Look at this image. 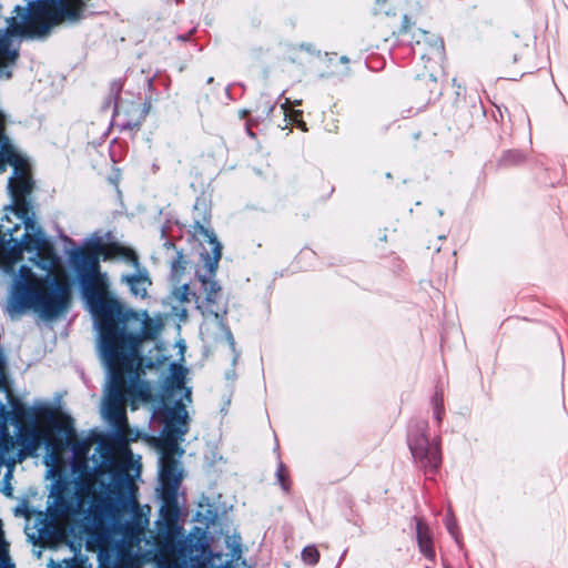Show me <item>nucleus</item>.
<instances>
[{"mask_svg":"<svg viewBox=\"0 0 568 568\" xmlns=\"http://www.w3.org/2000/svg\"><path fill=\"white\" fill-rule=\"evenodd\" d=\"M108 371V386L102 414L114 432L99 443L100 462L94 466L92 483H88L91 505L84 514L87 529L100 532L108 525L129 546H138L150 526L151 507L139 501L138 479L141 464L133 458L126 438L125 405L132 409L152 399V387L141 379V349L116 353L111 341L104 338V356H100Z\"/></svg>","mask_w":568,"mask_h":568,"instance_id":"f257e3e1","label":"nucleus"},{"mask_svg":"<svg viewBox=\"0 0 568 568\" xmlns=\"http://www.w3.org/2000/svg\"><path fill=\"white\" fill-rule=\"evenodd\" d=\"M16 16L8 19L7 30H0V79H10L20 51L18 37H23V8L16 6ZM6 115L0 111V172L8 165L13 169L8 181L11 203L4 207L0 224V268L12 276L4 306L12 318L23 314V265L14 272V265L22 258L23 236L17 241L12 235L23 225V156L3 133Z\"/></svg>","mask_w":568,"mask_h":568,"instance_id":"f03ea898","label":"nucleus"},{"mask_svg":"<svg viewBox=\"0 0 568 568\" xmlns=\"http://www.w3.org/2000/svg\"><path fill=\"white\" fill-rule=\"evenodd\" d=\"M112 245L99 246L98 251L82 250L73 254L72 262L83 286L89 310L98 331V348L104 356V338L111 341L116 353L141 349L145 341H152L159 333V326L146 311L124 310L121 303L97 291L101 278L100 254H105Z\"/></svg>","mask_w":568,"mask_h":568,"instance_id":"7ed1b4c3","label":"nucleus"},{"mask_svg":"<svg viewBox=\"0 0 568 568\" xmlns=\"http://www.w3.org/2000/svg\"><path fill=\"white\" fill-rule=\"evenodd\" d=\"M187 371L179 365L170 366V374L163 385V432L159 439L160 458V494L174 498L182 480L180 458L184 449L180 444L189 432V414L186 405L192 402V392L185 385Z\"/></svg>","mask_w":568,"mask_h":568,"instance_id":"20e7f679","label":"nucleus"},{"mask_svg":"<svg viewBox=\"0 0 568 568\" xmlns=\"http://www.w3.org/2000/svg\"><path fill=\"white\" fill-rule=\"evenodd\" d=\"M158 568H234L230 561L214 566L215 558L207 542L201 538L184 536L180 525H156Z\"/></svg>","mask_w":568,"mask_h":568,"instance_id":"39448f33","label":"nucleus"},{"mask_svg":"<svg viewBox=\"0 0 568 568\" xmlns=\"http://www.w3.org/2000/svg\"><path fill=\"white\" fill-rule=\"evenodd\" d=\"M194 234L197 236H202L204 241H206L210 245V250L212 255L209 253H202V257L204 260V273H199V280L202 283V288L205 293V304H204V313L213 315L215 318H222L226 313L225 308L214 310L213 305L217 302L220 297L221 286L216 281L213 280L215 276V272L219 265V262L222 256V245L217 241L214 232L204 225L196 222L193 226Z\"/></svg>","mask_w":568,"mask_h":568,"instance_id":"423d86ee","label":"nucleus"},{"mask_svg":"<svg viewBox=\"0 0 568 568\" xmlns=\"http://www.w3.org/2000/svg\"><path fill=\"white\" fill-rule=\"evenodd\" d=\"M427 427L428 425L424 420L414 423L408 430V445L419 467L426 473H433L440 466L442 455L438 442H430L426 437Z\"/></svg>","mask_w":568,"mask_h":568,"instance_id":"0eeeda50","label":"nucleus"},{"mask_svg":"<svg viewBox=\"0 0 568 568\" xmlns=\"http://www.w3.org/2000/svg\"><path fill=\"white\" fill-rule=\"evenodd\" d=\"M45 442L47 448L50 453L44 457V463L52 466L59 460V445L51 439V434L48 429L32 424L29 427H20L17 443L20 450L17 454L18 462H22L28 456H36L42 443Z\"/></svg>","mask_w":568,"mask_h":568,"instance_id":"6e6552de","label":"nucleus"},{"mask_svg":"<svg viewBox=\"0 0 568 568\" xmlns=\"http://www.w3.org/2000/svg\"><path fill=\"white\" fill-rule=\"evenodd\" d=\"M105 258H120L132 265L135 268V273L123 274L121 276V281L129 286L130 292L134 296L141 298H145L148 296V288L151 286L152 281L146 268L141 267L139 257L133 250L118 244H112L105 254Z\"/></svg>","mask_w":568,"mask_h":568,"instance_id":"1a4fd4ad","label":"nucleus"},{"mask_svg":"<svg viewBox=\"0 0 568 568\" xmlns=\"http://www.w3.org/2000/svg\"><path fill=\"white\" fill-rule=\"evenodd\" d=\"M88 483H92V476L87 477L80 485L77 490L78 503L74 504L71 499L64 496L62 491V486L58 487L57 493L54 494L53 508L54 511L61 517H68L70 515H75L79 513L80 508L83 506L84 497H89L91 500V495L88 491ZM91 503L89 504V506Z\"/></svg>","mask_w":568,"mask_h":568,"instance_id":"9d476101","label":"nucleus"},{"mask_svg":"<svg viewBox=\"0 0 568 568\" xmlns=\"http://www.w3.org/2000/svg\"><path fill=\"white\" fill-rule=\"evenodd\" d=\"M423 37L424 40H417L413 47L414 54L419 55L425 62H440L444 55L443 41L436 37L429 38L426 33Z\"/></svg>","mask_w":568,"mask_h":568,"instance_id":"9b49d317","label":"nucleus"},{"mask_svg":"<svg viewBox=\"0 0 568 568\" xmlns=\"http://www.w3.org/2000/svg\"><path fill=\"white\" fill-rule=\"evenodd\" d=\"M163 505L160 509V519L156 525H179L180 509L178 505V495L169 498L165 494H160Z\"/></svg>","mask_w":568,"mask_h":568,"instance_id":"f8f14e48","label":"nucleus"},{"mask_svg":"<svg viewBox=\"0 0 568 568\" xmlns=\"http://www.w3.org/2000/svg\"><path fill=\"white\" fill-rule=\"evenodd\" d=\"M417 541L420 552L429 559L435 557V551L432 545V537L427 526L422 521L417 523Z\"/></svg>","mask_w":568,"mask_h":568,"instance_id":"ddd939ff","label":"nucleus"},{"mask_svg":"<svg viewBox=\"0 0 568 568\" xmlns=\"http://www.w3.org/2000/svg\"><path fill=\"white\" fill-rule=\"evenodd\" d=\"M14 440L4 426L0 427V465H2L10 453L14 449Z\"/></svg>","mask_w":568,"mask_h":568,"instance_id":"4468645a","label":"nucleus"},{"mask_svg":"<svg viewBox=\"0 0 568 568\" xmlns=\"http://www.w3.org/2000/svg\"><path fill=\"white\" fill-rule=\"evenodd\" d=\"M114 568H141V566L136 556L121 551Z\"/></svg>","mask_w":568,"mask_h":568,"instance_id":"2eb2a0df","label":"nucleus"},{"mask_svg":"<svg viewBox=\"0 0 568 568\" xmlns=\"http://www.w3.org/2000/svg\"><path fill=\"white\" fill-rule=\"evenodd\" d=\"M301 557L304 564L314 566L320 560V552L315 546H306L302 550Z\"/></svg>","mask_w":568,"mask_h":568,"instance_id":"dca6fc26","label":"nucleus"},{"mask_svg":"<svg viewBox=\"0 0 568 568\" xmlns=\"http://www.w3.org/2000/svg\"><path fill=\"white\" fill-rule=\"evenodd\" d=\"M190 296H191V291H190V287L187 284H183V285L176 287L171 294V298L174 302H178L181 304L190 302Z\"/></svg>","mask_w":568,"mask_h":568,"instance_id":"f3484780","label":"nucleus"},{"mask_svg":"<svg viewBox=\"0 0 568 568\" xmlns=\"http://www.w3.org/2000/svg\"><path fill=\"white\" fill-rule=\"evenodd\" d=\"M0 568H14L8 555V545L0 532Z\"/></svg>","mask_w":568,"mask_h":568,"instance_id":"a211bd4d","label":"nucleus"},{"mask_svg":"<svg viewBox=\"0 0 568 568\" xmlns=\"http://www.w3.org/2000/svg\"><path fill=\"white\" fill-rule=\"evenodd\" d=\"M445 524L449 534L457 540V523L452 514H447Z\"/></svg>","mask_w":568,"mask_h":568,"instance_id":"6ab92c4d","label":"nucleus"},{"mask_svg":"<svg viewBox=\"0 0 568 568\" xmlns=\"http://www.w3.org/2000/svg\"><path fill=\"white\" fill-rule=\"evenodd\" d=\"M301 116H302V112L301 111H292L291 112V118L294 122H296L297 126L302 130V131H307V128H306V124L304 121L301 120Z\"/></svg>","mask_w":568,"mask_h":568,"instance_id":"aec40b11","label":"nucleus"},{"mask_svg":"<svg viewBox=\"0 0 568 568\" xmlns=\"http://www.w3.org/2000/svg\"><path fill=\"white\" fill-rule=\"evenodd\" d=\"M89 450V447H88V444L87 443H77L73 447V452L77 454V455H84L87 454Z\"/></svg>","mask_w":568,"mask_h":568,"instance_id":"412c9836","label":"nucleus"},{"mask_svg":"<svg viewBox=\"0 0 568 568\" xmlns=\"http://www.w3.org/2000/svg\"><path fill=\"white\" fill-rule=\"evenodd\" d=\"M442 414H443V400H437L436 399V404H435V417L438 422L442 420Z\"/></svg>","mask_w":568,"mask_h":568,"instance_id":"4be33fe9","label":"nucleus"},{"mask_svg":"<svg viewBox=\"0 0 568 568\" xmlns=\"http://www.w3.org/2000/svg\"><path fill=\"white\" fill-rule=\"evenodd\" d=\"M284 471H285V469H284L283 464H280L278 469H277V477H278V480L281 481L282 487L286 490L287 488H286V485L284 481Z\"/></svg>","mask_w":568,"mask_h":568,"instance_id":"5701e85b","label":"nucleus"},{"mask_svg":"<svg viewBox=\"0 0 568 568\" xmlns=\"http://www.w3.org/2000/svg\"><path fill=\"white\" fill-rule=\"evenodd\" d=\"M184 262H182L180 258L176 260L173 265H172V268H173V272L175 274H178L179 272H182L184 270V265H183Z\"/></svg>","mask_w":568,"mask_h":568,"instance_id":"b1692460","label":"nucleus"},{"mask_svg":"<svg viewBox=\"0 0 568 568\" xmlns=\"http://www.w3.org/2000/svg\"><path fill=\"white\" fill-rule=\"evenodd\" d=\"M226 335H227V341L230 343V346H231L232 351L234 352L235 351V341L233 338V335L231 334L230 331L227 332Z\"/></svg>","mask_w":568,"mask_h":568,"instance_id":"393cba45","label":"nucleus"},{"mask_svg":"<svg viewBox=\"0 0 568 568\" xmlns=\"http://www.w3.org/2000/svg\"><path fill=\"white\" fill-rule=\"evenodd\" d=\"M240 555H241V549H240L239 547H236V548L233 550V555H232V556H233L234 558H239V557H240Z\"/></svg>","mask_w":568,"mask_h":568,"instance_id":"a878e982","label":"nucleus"},{"mask_svg":"<svg viewBox=\"0 0 568 568\" xmlns=\"http://www.w3.org/2000/svg\"><path fill=\"white\" fill-rule=\"evenodd\" d=\"M290 100L285 99V102L282 104V108L284 109L285 114H287V105L290 104Z\"/></svg>","mask_w":568,"mask_h":568,"instance_id":"bb28decb","label":"nucleus"},{"mask_svg":"<svg viewBox=\"0 0 568 568\" xmlns=\"http://www.w3.org/2000/svg\"><path fill=\"white\" fill-rule=\"evenodd\" d=\"M375 2L378 6H383L386 2V0H375Z\"/></svg>","mask_w":568,"mask_h":568,"instance_id":"cd10ccee","label":"nucleus"},{"mask_svg":"<svg viewBox=\"0 0 568 568\" xmlns=\"http://www.w3.org/2000/svg\"><path fill=\"white\" fill-rule=\"evenodd\" d=\"M516 75H517V74H509V75H508V77H506V78H507V79H510V80H516V79H517V78H516Z\"/></svg>","mask_w":568,"mask_h":568,"instance_id":"c85d7f7f","label":"nucleus"},{"mask_svg":"<svg viewBox=\"0 0 568 568\" xmlns=\"http://www.w3.org/2000/svg\"><path fill=\"white\" fill-rule=\"evenodd\" d=\"M428 80H429L432 83H434V84L436 83V79H435L432 74L429 75V79H428Z\"/></svg>","mask_w":568,"mask_h":568,"instance_id":"c756f323","label":"nucleus"},{"mask_svg":"<svg viewBox=\"0 0 568 568\" xmlns=\"http://www.w3.org/2000/svg\"><path fill=\"white\" fill-rule=\"evenodd\" d=\"M103 556H104V555H103V552H102V551H100V554H99V559H100L101 561L103 560Z\"/></svg>","mask_w":568,"mask_h":568,"instance_id":"7c9ffc66","label":"nucleus"},{"mask_svg":"<svg viewBox=\"0 0 568 568\" xmlns=\"http://www.w3.org/2000/svg\"><path fill=\"white\" fill-rule=\"evenodd\" d=\"M212 82H213V78L211 77L207 79V83H212Z\"/></svg>","mask_w":568,"mask_h":568,"instance_id":"2f4dec72","label":"nucleus"},{"mask_svg":"<svg viewBox=\"0 0 568 568\" xmlns=\"http://www.w3.org/2000/svg\"><path fill=\"white\" fill-rule=\"evenodd\" d=\"M342 61H343V62H346V61H347V58H346V57H342Z\"/></svg>","mask_w":568,"mask_h":568,"instance_id":"473e14b6","label":"nucleus"}]
</instances>
